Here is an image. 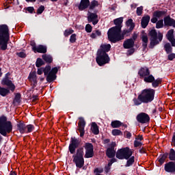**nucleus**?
<instances>
[{
	"label": "nucleus",
	"mask_w": 175,
	"mask_h": 175,
	"mask_svg": "<svg viewBox=\"0 0 175 175\" xmlns=\"http://www.w3.org/2000/svg\"><path fill=\"white\" fill-rule=\"evenodd\" d=\"M169 159H170V161H175V151L174 149L170 150Z\"/></svg>",
	"instance_id": "obj_46"
},
{
	"label": "nucleus",
	"mask_w": 175,
	"mask_h": 175,
	"mask_svg": "<svg viewBox=\"0 0 175 175\" xmlns=\"http://www.w3.org/2000/svg\"><path fill=\"white\" fill-rule=\"evenodd\" d=\"M13 131V125L10 121H8V118L5 116L0 117V133L3 136H8V133H10Z\"/></svg>",
	"instance_id": "obj_3"
},
{
	"label": "nucleus",
	"mask_w": 175,
	"mask_h": 175,
	"mask_svg": "<svg viewBox=\"0 0 175 175\" xmlns=\"http://www.w3.org/2000/svg\"><path fill=\"white\" fill-rule=\"evenodd\" d=\"M30 45H31V47H32L33 51H34V50L36 49V48L38 47V46H36V43H35V41H31Z\"/></svg>",
	"instance_id": "obj_57"
},
{
	"label": "nucleus",
	"mask_w": 175,
	"mask_h": 175,
	"mask_svg": "<svg viewBox=\"0 0 175 175\" xmlns=\"http://www.w3.org/2000/svg\"><path fill=\"white\" fill-rule=\"evenodd\" d=\"M8 94H10V90H9V89L0 86V95L1 96H6V95H8Z\"/></svg>",
	"instance_id": "obj_37"
},
{
	"label": "nucleus",
	"mask_w": 175,
	"mask_h": 175,
	"mask_svg": "<svg viewBox=\"0 0 175 175\" xmlns=\"http://www.w3.org/2000/svg\"><path fill=\"white\" fill-rule=\"evenodd\" d=\"M135 163V157L132 156L126 162V167H129V166H132Z\"/></svg>",
	"instance_id": "obj_41"
},
{
	"label": "nucleus",
	"mask_w": 175,
	"mask_h": 175,
	"mask_svg": "<svg viewBox=\"0 0 175 175\" xmlns=\"http://www.w3.org/2000/svg\"><path fill=\"white\" fill-rule=\"evenodd\" d=\"M91 131L94 135H99V126L96 123L93 122L91 126Z\"/></svg>",
	"instance_id": "obj_31"
},
{
	"label": "nucleus",
	"mask_w": 175,
	"mask_h": 175,
	"mask_svg": "<svg viewBox=\"0 0 175 175\" xmlns=\"http://www.w3.org/2000/svg\"><path fill=\"white\" fill-rule=\"evenodd\" d=\"M94 173H96V174H99V173H103V168H96L94 170Z\"/></svg>",
	"instance_id": "obj_55"
},
{
	"label": "nucleus",
	"mask_w": 175,
	"mask_h": 175,
	"mask_svg": "<svg viewBox=\"0 0 175 175\" xmlns=\"http://www.w3.org/2000/svg\"><path fill=\"white\" fill-rule=\"evenodd\" d=\"M165 14H166V12L165 11H155L153 13L154 17H157V18H161Z\"/></svg>",
	"instance_id": "obj_35"
},
{
	"label": "nucleus",
	"mask_w": 175,
	"mask_h": 175,
	"mask_svg": "<svg viewBox=\"0 0 175 175\" xmlns=\"http://www.w3.org/2000/svg\"><path fill=\"white\" fill-rule=\"evenodd\" d=\"M137 14L138 16H142V14H143V6H140L137 8Z\"/></svg>",
	"instance_id": "obj_54"
},
{
	"label": "nucleus",
	"mask_w": 175,
	"mask_h": 175,
	"mask_svg": "<svg viewBox=\"0 0 175 175\" xmlns=\"http://www.w3.org/2000/svg\"><path fill=\"white\" fill-rule=\"evenodd\" d=\"M150 17L148 15L144 16L142 18L141 25L142 28H147V25H148V23H150Z\"/></svg>",
	"instance_id": "obj_23"
},
{
	"label": "nucleus",
	"mask_w": 175,
	"mask_h": 175,
	"mask_svg": "<svg viewBox=\"0 0 175 175\" xmlns=\"http://www.w3.org/2000/svg\"><path fill=\"white\" fill-rule=\"evenodd\" d=\"M112 135L113 136H121L122 135V131L118 129L112 130Z\"/></svg>",
	"instance_id": "obj_45"
},
{
	"label": "nucleus",
	"mask_w": 175,
	"mask_h": 175,
	"mask_svg": "<svg viewBox=\"0 0 175 175\" xmlns=\"http://www.w3.org/2000/svg\"><path fill=\"white\" fill-rule=\"evenodd\" d=\"M80 144V141L77 139L76 137H72L70 140V143L69 145V151L70 154H75L76 152V148L79 147Z\"/></svg>",
	"instance_id": "obj_10"
},
{
	"label": "nucleus",
	"mask_w": 175,
	"mask_h": 175,
	"mask_svg": "<svg viewBox=\"0 0 175 175\" xmlns=\"http://www.w3.org/2000/svg\"><path fill=\"white\" fill-rule=\"evenodd\" d=\"M20 133H27V126L24 123H19L17 125Z\"/></svg>",
	"instance_id": "obj_30"
},
{
	"label": "nucleus",
	"mask_w": 175,
	"mask_h": 175,
	"mask_svg": "<svg viewBox=\"0 0 175 175\" xmlns=\"http://www.w3.org/2000/svg\"><path fill=\"white\" fill-rule=\"evenodd\" d=\"M42 59L47 64H51V62H53V57L50 55H42Z\"/></svg>",
	"instance_id": "obj_34"
},
{
	"label": "nucleus",
	"mask_w": 175,
	"mask_h": 175,
	"mask_svg": "<svg viewBox=\"0 0 175 175\" xmlns=\"http://www.w3.org/2000/svg\"><path fill=\"white\" fill-rule=\"evenodd\" d=\"M102 35V33L99 30H96L95 31H93L92 34L90 35V38L92 39H96V38H98V36H100Z\"/></svg>",
	"instance_id": "obj_39"
},
{
	"label": "nucleus",
	"mask_w": 175,
	"mask_h": 175,
	"mask_svg": "<svg viewBox=\"0 0 175 175\" xmlns=\"http://www.w3.org/2000/svg\"><path fill=\"white\" fill-rule=\"evenodd\" d=\"M161 80L158 79L157 80H154L152 82V85L154 88H157V87H158V85H159V84H161Z\"/></svg>",
	"instance_id": "obj_44"
},
{
	"label": "nucleus",
	"mask_w": 175,
	"mask_h": 175,
	"mask_svg": "<svg viewBox=\"0 0 175 175\" xmlns=\"http://www.w3.org/2000/svg\"><path fill=\"white\" fill-rule=\"evenodd\" d=\"M44 12V6L40 5L37 10V14H42Z\"/></svg>",
	"instance_id": "obj_51"
},
{
	"label": "nucleus",
	"mask_w": 175,
	"mask_h": 175,
	"mask_svg": "<svg viewBox=\"0 0 175 175\" xmlns=\"http://www.w3.org/2000/svg\"><path fill=\"white\" fill-rule=\"evenodd\" d=\"M29 81L33 84V85H36L38 81H36V72H30L29 77H28Z\"/></svg>",
	"instance_id": "obj_24"
},
{
	"label": "nucleus",
	"mask_w": 175,
	"mask_h": 175,
	"mask_svg": "<svg viewBox=\"0 0 175 175\" xmlns=\"http://www.w3.org/2000/svg\"><path fill=\"white\" fill-rule=\"evenodd\" d=\"M106 154L108 158H114V157H116V150H114V148L111 147L107 148Z\"/></svg>",
	"instance_id": "obj_29"
},
{
	"label": "nucleus",
	"mask_w": 175,
	"mask_h": 175,
	"mask_svg": "<svg viewBox=\"0 0 175 175\" xmlns=\"http://www.w3.org/2000/svg\"><path fill=\"white\" fill-rule=\"evenodd\" d=\"M59 69V67H54L51 69V66H46L44 68V75L45 76H47L46 80L49 83H51V81H54V80L57 79L56 75L57 73H58Z\"/></svg>",
	"instance_id": "obj_7"
},
{
	"label": "nucleus",
	"mask_w": 175,
	"mask_h": 175,
	"mask_svg": "<svg viewBox=\"0 0 175 175\" xmlns=\"http://www.w3.org/2000/svg\"><path fill=\"white\" fill-rule=\"evenodd\" d=\"M149 36H150V49H154V47H155L157 44H159V42H162V39H163V34L161 32L157 33L155 29H152L149 32Z\"/></svg>",
	"instance_id": "obj_4"
},
{
	"label": "nucleus",
	"mask_w": 175,
	"mask_h": 175,
	"mask_svg": "<svg viewBox=\"0 0 175 175\" xmlns=\"http://www.w3.org/2000/svg\"><path fill=\"white\" fill-rule=\"evenodd\" d=\"M85 149L86 150L85 158H92L94 157V146L92 144H85Z\"/></svg>",
	"instance_id": "obj_12"
},
{
	"label": "nucleus",
	"mask_w": 175,
	"mask_h": 175,
	"mask_svg": "<svg viewBox=\"0 0 175 175\" xmlns=\"http://www.w3.org/2000/svg\"><path fill=\"white\" fill-rule=\"evenodd\" d=\"M132 154H133V151L129 147L123 148L118 150L116 158H118V159H129V158L132 157Z\"/></svg>",
	"instance_id": "obj_8"
},
{
	"label": "nucleus",
	"mask_w": 175,
	"mask_h": 175,
	"mask_svg": "<svg viewBox=\"0 0 175 175\" xmlns=\"http://www.w3.org/2000/svg\"><path fill=\"white\" fill-rule=\"evenodd\" d=\"M111 49V45L110 44H101L100 49L98 51H102L103 53H107L110 51V49Z\"/></svg>",
	"instance_id": "obj_26"
},
{
	"label": "nucleus",
	"mask_w": 175,
	"mask_h": 175,
	"mask_svg": "<svg viewBox=\"0 0 175 175\" xmlns=\"http://www.w3.org/2000/svg\"><path fill=\"white\" fill-rule=\"evenodd\" d=\"M77 35L75 33H73L71 35L70 38V43H75L76 42V40H77Z\"/></svg>",
	"instance_id": "obj_52"
},
{
	"label": "nucleus",
	"mask_w": 175,
	"mask_h": 175,
	"mask_svg": "<svg viewBox=\"0 0 175 175\" xmlns=\"http://www.w3.org/2000/svg\"><path fill=\"white\" fill-rule=\"evenodd\" d=\"M44 62H43V60H42V59L38 58L36 61V66H37V68H40V66H42V65H44Z\"/></svg>",
	"instance_id": "obj_48"
},
{
	"label": "nucleus",
	"mask_w": 175,
	"mask_h": 175,
	"mask_svg": "<svg viewBox=\"0 0 175 175\" xmlns=\"http://www.w3.org/2000/svg\"><path fill=\"white\" fill-rule=\"evenodd\" d=\"M73 32H75V31H73V29H68L65 30V31H64V36L68 37V36H69V35H72V33H73Z\"/></svg>",
	"instance_id": "obj_49"
},
{
	"label": "nucleus",
	"mask_w": 175,
	"mask_h": 175,
	"mask_svg": "<svg viewBox=\"0 0 175 175\" xmlns=\"http://www.w3.org/2000/svg\"><path fill=\"white\" fill-rule=\"evenodd\" d=\"M138 74L139 75L140 77H146L147 76H150V70L148 68L144 67L142 68Z\"/></svg>",
	"instance_id": "obj_22"
},
{
	"label": "nucleus",
	"mask_w": 175,
	"mask_h": 175,
	"mask_svg": "<svg viewBox=\"0 0 175 175\" xmlns=\"http://www.w3.org/2000/svg\"><path fill=\"white\" fill-rule=\"evenodd\" d=\"M166 37L169 42H170L172 47H175L174 30H169L166 34Z\"/></svg>",
	"instance_id": "obj_16"
},
{
	"label": "nucleus",
	"mask_w": 175,
	"mask_h": 175,
	"mask_svg": "<svg viewBox=\"0 0 175 175\" xmlns=\"http://www.w3.org/2000/svg\"><path fill=\"white\" fill-rule=\"evenodd\" d=\"M20 98H21V95L20 94L17 93V94H16V96H15V100H16V102H19Z\"/></svg>",
	"instance_id": "obj_60"
},
{
	"label": "nucleus",
	"mask_w": 175,
	"mask_h": 175,
	"mask_svg": "<svg viewBox=\"0 0 175 175\" xmlns=\"http://www.w3.org/2000/svg\"><path fill=\"white\" fill-rule=\"evenodd\" d=\"M85 31L88 32V33L92 32V26H91L90 24L86 25Z\"/></svg>",
	"instance_id": "obj_53"
},
{
	"label": "nucleus",
	"mask_w": 175,
	"mask_h": 175,
	"mask_svg": "<svg viewBox=\"0 0 175 175\" xmlns=\"http://www.w3.org/2000/svg\"><path fill=\"white\" fill-rule=\"evenodd\" d=\"M27 10L29 12V13H33V10H35V9L33 7H29L27 8Z\"/></svg>",
	"instance_id": "obj_63"
},
{
	"label": "nucleus",
	"mask_w": 175,
	"mask_h": 175,
	"mask_svg": "<svg viewBox=\"0 0 175 175\" xmlns=\"http://www.w3.org/2000/svg\"><path fill=\"white\" fill-rule=\"evenodd\" d=\"M133 102L135 105V106H140L142 103H144V101L140 94L138 95L137 98H134L133 99Z\"/></svg>",
	"instance_id": "obj_28"
},
{
	"label": "nucleus",
	"mask_w": 175,
	"mask_h": 175,
	"mask_svg": "<svg viewBox=\"0 0 175 175\" xmlns=\"http://www.w3.org/2000/svg\"><path fill=\"white\" fill-rule=\"evenodd\" d=\"M126 25L127 28H129L130 29L133 30L135 28V23H133V20L132 18L129 19L126 22Z\"/></svg>",
	"instance_id": "obj_36"
},
{
	"label": "nucleus",
	"mask_w": 175,
	"mask_h": 175,
	"mask_svg": "<svg viewBox=\"0 0 175 175\" xmlns=\"http://www.w3.org/2000/svg\"><path fill=\"white\" fill-rule=\"evenodd\" d=\"M142 40L143 42L142 46L144 49H147V46L148 44V37L146 34H143L142 36Z\"/></svg>",
	"instance_id": "obj_32"
},
{
	"label": "nucleus",
	"mask_w": 175,
	"mask_h": 175,
	"mask_svg": "<svg viewBox=\"0 0 175 175\" xmlns=\"http://www.w3.org/2000/svg\"><path fill=\"white\" fill-rule=\"evenodd\" d=\"M142 140H143V135H138L136 137L135 140L134 141V147H142L143 144Z\"/></svg>",
	"instance_id": "obj_27"
},
{
	"label": "nucleus",
	"mask_w": 175,
	"mask_h": 175,
	"mask_svg": "<svg viewBox=\"0 0 175 175\" xmlns=\"http://www.w3.org/2000/svg\"><path fill=\"white\" fill-rule=\"evenodd\" d=\"M156 28L159 29V28H163V20H159L156 23Z\"/></svg>",
	"instance_id": "obj_47"
},
{
	"label": "nucleus",
	"mask_w": 175,
	"mask_h": 175,
	"mask_svg": "<svg viewBox=\"0 0 175 175\" xmlns=\"http://www.w3.org/2000/svg\"><path fill=\"white\" fill-rule=\"evenodd\" d=\"M165 170L168 173L175 172V162L170 161L165 165Z\"/></svg>",
	"instance_id": "obj_17"
},
{
	"label": "nucleus",
	"mask_w": 175,
	"mask_h": 175,
	"mask_svg": "<svg viewBox=\"0 0 175 175\" xmlns=\"http://www.w3.org/2000/svg\"><path fill=\"white\" fill-rule=\"evenodd\" d=\"M113 23L116 26L113 27V28H120L121 29V28H122V23H124V18H118L113 21Z\"/></svg>",
	"instance_id": "obj_25"
},
{
	"label": "nucleus",
	"mask_w": 175,
	"mask_h": 175,
	"mask_svg": "<svg viewBox=\"0 0 175 175\" xmlns=\"http://www.w3.org/2000/svg\"><path fill=\"white\" fill-rule=\"evenodd\" d=\"M134 53H135V49H129L127 51L128 55H132V54H133Z\"/></svg>",
	"instance_id": "obj_62"
},
{
	"label": "nucleus",
	"mask_w": 175,
	"mask_h": 175,
	"mask_svg": "<svg viewBox=\"0 0 175 175\" xmlns=\"http://www.w3.org/2000/svg\"><path fill=\"white\" fill-rule=\"evenodd\" d=\"M105 173H109V172H110V167L109 165L105 167Z\"/></svg>",
	"instance_id": "obj_64"
},
{
	"label": "nucleus",
	"mask_w": 175,
	"mask_h": 175,
	"mask_svg": "<svg viewBox=\"0 0 175 175\" xmlns=\"http://www.w3.org/2000/svg\"><path fill=\"white\" fill-rule=\"evenodd\" d=\"M132 31H133L132 29L128 28L124 29L121 33V27H111L107 32L108 39L112 43H117L120 40H123Z\"/></svg>",
	"instance_id": "obj_1"
},
{
	"label": "nucleus",
	"mask_w": 175,
	"mask_h": 175,
	"mask_svg": "<svg viewBox=\"0 0 175 175\" xmlns=\"http://www.w3.org/2000/svg\"><path fill=\"white\" fill-rule=\"evenodd\" d=\"M144 78V81H145V83H152V81L155 80V78H154L152 75H148Z\"/></svg>",
	"instance_id": "obj_40"
},
{
	"label": "nucleus",
	"mask_w": 175,
	"mask_h": 175,
	"mask_svg": "<svg viewBox=\"0 0 175 175\" xmlns=\"http://www.w3.org/2000/svg\"><path fill=\"white\" fill-rule=\"evenodd\" d=\"M84 148H79L77 150L75 155L72 156L73 162L75 163L78 169H81L84 166Z\"/></svg>",
	"instance_id": "obj_5"
},
{
	"label": "nucleus",
	"mask_w": 175,
	"mask_h": 175,
	"mask_svg": "<svg viewBox=\"0 0 175 175\" xmlns=\"http://www.w3.org/2000/svg\"><path fill=\"white\" fill-rule=\"evenodd\" d=\"M1 84L3 85H7V87L12 91V92H14V90H16V86L13 84L12 81L9 80L8 78L3 79L1 81Z\"/></svg>",
	"instance_id": "obj_14"
},
{
	"label": "nucleus",
	"mask_w": 175,
	"mask_h": 175,
	"mask_svg": "<svg viewBox=\"0 0 175 175\" xmlns=\"http://www.w3.org/2000/svg\"><path fill=\"white\" fill-rule=\"evenodd\" d=\"M166 158H167V154H163L159 159V162H160V163H163V162H165Z\"/></svg>",
	"instance_id": "obj_50"
},
{
	"label": "nucleus",
	"mask_w": 175,
	"mask_h": 175,
	"mask_svg": "<svg viewBox=\"0 0 175 175\" xmlns=\"http://www.w3.org/2000/svg\"><path fill=\"white\" fill-rule=\"evenodd\" d=\"M18 57L21 58H25L27 57V55H25V53L24 52H21L18 53Z\"/></svg>",
	"instance_id": "obj_59"
},
{
	"label": "nucleus",
	"mask_w": 175,
	"mask_h": 175,
	"mask_svg": "<svg viewBox=\"0 0 175 175\" xmlns=\"http://www.w3.org/2000/svg\"><path fill=\"white\" fill-rule=\"evenodd\" d=\"M88 23H92L93 25H96L99 23L98 19V14L92 12H88Z\"/></svg>",
	"instance_id": "obj_13"
},
{
	"label": "nucleus",
	"mask_w": 175,
	"mask_h": 175,
	"mask_svg": "<svg viewBox=\"0 0 175 175\" xmlns=\"http://www.w3.org/2000/svg\"><path fill=\"white\" fill-rule=\"evenodd\" d=\"M122 123L120 120H114L111 122V126L112 128H120Z\"/></svg>",
	"instance_id": "obj_38"
},
{
	"label": "nucleus",
	"mask_w": 175,
	"mask_h": 175,
	"mask_svg": "<svg viewBox=\"0 0 175 175\" xmlns=\"http://www.w3.org/2000/svg\"><path fill=\"white\" fill-rule=\"evenodd\" d=\"M136 120L139 124H147V122H150V116L144 112H141L137 116Z\"/></svg>",
	"instance_id": "obj_11"
},
{
	"label": "nucleus",
	"mask_w": 175,
	"mask_h": 175,
	"mask_svg": "<svg viewBox=\"0 0 175 175\" xmlns=\"http://www.w3.org/2000/svg\"><path fill=\"white\" fill-rule=\"evenodd\" d=\"M134 46L135 41L132 38L125 40L123 43V47L124 49H132Z\"/></svg>",
	"instance_id": "obj_19"
},
{
	"label": "nucleus",
	"mask_w": 175,
	"mask_h": 175,
	"mask_svg": "<svg viewBox=\"0 0 175 175\" xmlns=\"http://www.w3.org/2000/svg\"><path fill=\"white\" fill-rule=\"evenodd\" d=\"M164 49L167 54L172 53V51L173 50L170 46V43H166L164 46Z\"/></svg>",
	"instance_id": "obj_42"
},
{
	"label": "nucleus",
	"mask_w": 175,
	"mask_h": 175,
	"mask_svg": "<svg viewBox=\"0 0 175 175\" xmlns=\"http://www.w3.org/2000/svg\"><path fill=\"white\" fill-rule=\"evenodd\" d=\"M96 61L99 66H103V65H106V64L110 62V57H109L107 53L103 52L102 51H98Z\"/></svg>",
	"instance_id": "obj_9"
},
{
	"label": "nucleus",
	"mask_w": 175,
	"mask_h": 175,
	"mask_svg": "<svg viewBox=\"0 0 175 175\" xmlns=\"http://www.w3.org/2000/svg\"><path fill=\"white\" fill-rule=\"evenodd\" d=\"M35 129V126L32 124H28L26 126V133H31Z\"/></svg>",
	"instance_id": "obj_43"
},
{
	"label": "nucleus",
	"mask_w": 175,
	"mask_h": 175,
	"mask_svg": "<svg viewBox=\"0 0 175 175\" xmlns=\"http://www.w3.org/2000/svg\"><path fill=\"white\" fill-rule=\"evenodd\" d=\"M88 7H90V0H81L78 5V9L79 10L83 11L85 10Z\"/></svg>",
	"instance_id": "obj_18"
},
{
	"label": "nucleus",
	"mask_w": 175,
	"mask_h": 175,
	"mask_svg": "<svg viewBox=\"0 0 175 175\" xmlns=\"http://www.w3.org/2000/svg\"><path fill=\"white\" fill-rule=\"evenodd\" d=\"M9 43V27L6 25H0V49L5 51L8 49Z\"/></svg>",
	"instance_id": "obj_2"
},
{
	"label": "nucleus",
	"mask_w": 175,
	"mask_h": 175,
	"mask_svg": "<svg viewBox=\"0 0 175 175\" xmlns=\"http://www.w3.org/2000/svg\"><path fill=\"white\" fill-rule=\"evenodd\" d=\"M139 95L142 98L144 103H151L155 96V90L151 88L145 89L141 92Z\"/></svg>",
	"instance_id": "obj_6"
},
{
	"label": "nucleus",
	"mask_w": 175,
	"mask_h": 175,
	"mask_svg": "<svg viewBox=\"0 0 175 175\" xmlns=\"http://www.w3.org/2000/svg\"><path fill=\"white\" fill-rule=\"evenodd\" d=\"M151 23H152L153 24H155L156 23H158V18L157 16H154L151 18L150 20Z\"/></svg>",
	"instance_id": "obj_58"
},
{
	"label": "nucleus",
	"mask_w": 175,
	"mask_h": 175,
	"mask_svg": "<svg viewBox=\"0 0 175 175\" xmlns=\"http://www.w3.org/2000/svg\"><path fill=\"white\" fill-rule=\"evenodd\" d=\"M164 24L168 27H175V21L174 19L170 18V16H166L164 18Z\"/></svg>",
	"instance_id": "obj_20"
},
{
	"label": "nucleus",
	"mask_w": 175,
	"mask_h": 175,
	"mask_svg": "<svg viewBox=\"0 0 175 175\" xmlns=\"http://www.w3.org/2000/svg\"><path fill=\"white\" fill-rule=\"evenodd\" d=\"M33 51L40 54H46L47 53V47L44 45H38Z\"/></svg>",
	"instance_id": "obj_21"
},
{
	"label": "nucleus",
	"mask_w": 175,
	"mask_h": 175,
	"mask_svg": "<svg viewBox=\"0 0 175 175\" xmlns=\"http://www.w3.org/2000/svg\"><path fill=\"white\" fill-rule=\"evenodd\" d=\"M98 5H99V1L96 0H93L90 3L89 9L90 10H94V9L95 8H98Z\"/></svg>",
	"instance_id": "obj_33"
},
{
	"label": "nucleus",
	"mask_w": 175,
	"mask_h": 175,
	"mask_svg": "<svg viewBox=\"0 0 175 175\" xmlns=\"http://www.w3.org/2000/svg\"><path fill=\"white\" fill-rule=\"evenodd\" d=\"M78 131H79L81 137H83L84 136V133H85V131H84V128H85V121L83 118H80L79 122L78 123Z\"/></svg>",
	"instance_id": "obj_15"
},
{
	"label": "nucleus",
	"mask_w": 175,
	"mask_h": 175,
	"mask_svg": "<svg viewBox=\"0 0 175 175\" xmlns=\"http://www.w3.org/2000/svg\"><path fill=\"white\" fill-rule=\"evenodd\" d=\"M174 58H175V53H171V54L168 55L169 61H173V59H174Z\"/></svg>",
	"instance_id": "obj_56"
},
{
	"label": "nucleus",
	"mask_w": 175,
	"mask_h": 175,
	"mask_svg": "<svg viewBox=\"0 0 175 175\" xmlns=\"http://www.w3.org/2000/svg\"><path fill=\"white\" fill-rule=\"evenodd\" d=\"M37 73L38 75H42L44 73V68H38Z\"/></svg>",
	"instance_id": "obj_61"
}]
</instances>
